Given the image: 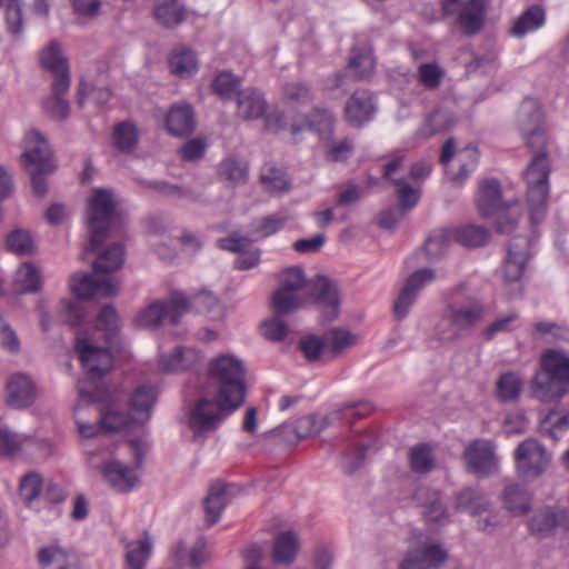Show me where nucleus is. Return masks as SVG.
<instances>
[{
  "label": "nucleus",
  "instance_id": "obj_41",
  "mask_svg": "<svg viewBox=\"0 0 569 569\" xmlns=\"http://www.w3.org/2000/svg\"><path fill=\"white\" fill-rule=\"evenodd\" d=\"M169 68L179 78H188L198 69L196 54L186 48L174 50L169 58Z\"/></svg>",
  "mask_w": 569,
  "mask_h": 569
},
{
  "label": "nucleus",
  "instance_id": "obj_46",
  "mask_svg": "<svg viewBox=\"0 0 569 569\" xmlns=\"http://www.w3.org/2000/svg\"><path fill=\"white\" fill-rule=\"evenodd\" d=\"M495 229L500 234L510 236L518 228L521 218V208L519 203H511L499 210L495 214Z\"/></svg>",
  "mask_w": 569,
  "mask_h": 569
},
{
  "label": "nucleus",
  "instance_id": "obj_22",
  "mask_svg": "<svg viewBox=\"0 0 569 569\" xmlns=\"http://www.w3.org/2000/svg\"><path fill=\"white\" fill-rule=\"evenodd\" d=\"M268 109V102L261 91L256 88H246L237 94V117L242 120H257L262 118Z\"/></svg>",
  "mask_w": 569,
  "mask_h": 569
},
{
  "label": "nucleus",
  "instance_id": "obj_12",
  "mask_svg": "<svg viewBox=\"0 0 569 569\" xmlns=\"http://www.w3.org/2000/svg\"><path fill=\"white\" fill-rule=\"evenodd\" d=\"M489 0H441L445 16H456V24L467 36L478 33L485 22Z\"/></svg>",
  "mask_w": 569,
  "mask_h": 569
},
{
  "label": "nucleus",
  "instance_id": "obj_16",
  "mask_svg": "<svg viewBox=\"0 0 569 569\" xmlns=\"http://www.w3.org/2000/svg\"><path fill=\"white\" fill-rule=\"evenodd\" d=\"M495 450L490 440L477 439L469 443L463 453L468 469L478 477L489 476L497 467Z\"/></svg>",
  "mask_w": 569,
  "mask_h": 569
},
{
  "label": "nucleus",
  "instance_id": "obj_17",
  "mask_svg": "<svg viewBox=\"0 0 569 569\" xmlns=\"http://www.w3.org/2000/svg\"><path fill=\"white\" fill-rule=\"evenodd\" d=\"M433 279L435 271L430 268L419 269L408 277L393 303V315L398 320L408 316L419 291Z\"/></svg>",
  "mask_w": 569,
  "mask_h": 569
},
{
  "label": "nucleus",
  "instance_id": "obj_60",
  "mask_svg": "<svg viewBox=\"0 0 569 569\" xmlns=\"http://www.w3.org/2000/svg\"><path fill=\"white\" fill-rule=\"evenodd\" d=\"M42 489V478L38 472H29L21 478L19 496L27 506L37 499Z\"/></svg>",
  "mask_w": 569,
  "mask_h": 569
},
{
  "label": "nucleus",
  "instance_id": "obj_63",
  "mask_svg": "<svg viewBox=\"0 0 569 569\" xmlns=\"http://www.w3.org/2000/svg\"><path fill=\"white\" fill-rule=\"evenodd\" d=\"M373 410V406L369 401L350 402L345 405L340 410L332 413V417L338 419H345L349 423L353 422L355 419H361L367 417Z\"/></svg>",
  "mask_w": 569,
  "mask_h": 569
},
{
  "label": "nucleus",
  "instance_id": "obj_27",
  "mask_svg": "<svg viewBox=\"0 0 569 569\" xmlns=\"http://www.w3.org/2000/svg\"><path fill=\"white\" fill-rule=\"evenodd\" d=\"M102 475L108 483L120 492L130 491L138 482L136 471L118 460L106 462Z\"/></svg>",
  "mask_w": 569,
  "mask_h": 569
},
{
  "label": "nucleus",
  "instance_id": "obj_47",
  "mask_svg": "<svg viewBox=\"0 0 569 569\" xmlns=\"http://www.w3.org/2000/svg\"><path fill=\"white\" fill-rule=\"evenodd\" d=\"M456 242L455 228L435 230L426 240V250L430 257H441Z\"/></svg>",
  "mask_w": 569,
  "mask_h": 569
},
{
  "label": "nucleus",
  "instance_id": "obj_1",
  "mask_svg": "<svg viewBox=\"0 0 569 569\" xmlns=\"http://www.w3.org/2000/svg\"><path fill=\"white\" fill-rule=\"evenodd\" d=\"M208 377L217 396L200 397L189 413L194 437H204L236 411L247 393L244 362L231 353H219L208 362Z\"/></svg>",
  "mask_w": 569,
  "mask_h": 569
},
{
  "label": "nucleus",
  "instance_id": "obj_26",
  "mask_svg": "<svg viewBox=\"0 0 569 569\" xmlns=\"http://www.w3.org/2000/svg\"><path fill=\"white\" fill-rule=\"evenodd\" d=\"M166 127L170 134L183 137L191 134L196 129L194 114L189 104H173L166 117Z\"/></svg>",
  "mask_w": 569,
  "mask_h": 569
},
{
  "label": "nucleus",
  "instance_id": "obj_23",
  "mask_svg": "<svg viewBox=\"0 0 569 569\" xmlns=\"http://www.w3.org/2000/svg\"><path fill=\"white\" fill-rule=\"evenodd\" d=\"M201 361L199 350L191 347H176L170 355H161L159 368L164 372L184 371L196 368Z\"/></svg>",
  "mask_w": 569,
  "mask_h": 569
},
{
  "label": "nucleus",
  "instance_id": "obj_2",
  "mask_svg": "<svg viewBox=\"0 0 569 569\" xmlns=\"http://www.w3.org/2000/svg\"><path fill=\"white\" fill-rule=\"evenodd\" d=\"M517 123L532 158L523 173L527 183V203L532 224L540 223L547 212L549 176L551 171L550 151L553 140L548 132L539 102L526 98L521 102Z\"/></svg>",
  "mask_w": 569,
  "mask_h": 569
},
{
  "label": "nucleus",
  "instance_id": "obj_62",
  "mask_svg": "<svg viewBox=\"0 0 569 569\" xmlns=\"http://www.w3.org/2000/svg\"><path fill=\"white\" fill-rule=\"evenodd\" d=\"M445 76L443 70L436 63H421L418 67V81L428 90L437 89Z\"/></svg>",
  "mask_w": 569,
  "mask_h": 569
},
{
  "label": "nucleus",
  "instance_id": "obj_25",
  "mask_svg": "<svg viewBox=\"0 0 569 569\" xmlns=\"http://www.w3.org/2000/svg\"><path fill=\"white\" fill-rule=\"evenodd\" d=\"M327 355L330 359L343 356L349 349L357 346L360 337L358 333L343 327H332L323 332Z\"/></svg>",
  "mask_w": 569,
  "mask_h": 569
},
{
  "label": "nucleus",
  "instance_id": "obj_32",
  "mask_svg": "<svg viewBox=\"0 0 569 569\" xmlns=\"http://www.w3.org/2000/svg\"><path fill=\"white\" fill-rule=\"evenodd\" d=\"M503 507L515 516H522L531 509V492L522 485L509 483L501 495Z\"/></svg>",
  "mask_w": 569,
  "mask_h": 569
},
{
  "label": "nucleus",
  "instance_id": "obj_28",
  "mask_svg": "<svg viewBox=\"0 0 569 569\" xmlns=\"http://www.w3.org/2000/svg\"><path fill=\"white\" fill-rule=\"evenodd\" d=\"M567 518L565 511H556L551 508L537 510L528 521L529 530L539 538L551 536L556 528L563 525Z\"/></svg>",
  "mask_w": 569,
  "mask_h": 569
},
{
  "label": "nucleus",
  "instance_id": "obj_21",
  "mask_svg": "<svg viewBox=\"0 0 569 569\" xmlns=\"http://www.w3.org/2000/svg\"><path fill=\"white\" fill-rule=\"evenodd\" d=\"M375 112L373 96L368 90L355 91L345 107L346 119L355 127H362L372 120Z\"/></svg>",
  "mask_w": 569,
  "mask_h": 569
},
{
  "label": "nucleus",
  "instance_id": "obj_44",
  "mask_svg": "<svg viewBox=\"0 0 569 569\" xmlns=\"http://www.w3.org/2000/svg\"><path fill=\"white\" fill-rule=\"evenodd\" d=\"M260 181L270 193L287 191L290 186L286 172L273 163L263 164L260 172Z\"/></svg>",
  "mask_w": 569,
  "mask_h": 569
},
{
  "label": "nucleus",
  "instance_id": "obj_33",
  "mask_svg": "<svg viewBox=\"0 0 569 569\" xmlns=\"http://www.w3.org/2000/svg\"><path fill=\"white\" fill-rule=\"evenodd\" d=\"M229 485L216 481L210 486L209 493L204 499L206 523L213 526L220 519V516L228 503Z\"/></svg>",
  "mask_w": 569,
  "mask_h": 569
},
{
  "label": "nucleus",
  "instance_id": "obj_56",
  "mask_svg": "<svg viewBox=\"0 0 569 569\" xmlns=\"http://www.w3.org/2000/svg\"><path fill=\"white\" fill-rule=\"evenodd\" d=\"M240 79L228 71L220 72L212 82L213 91L222 99L229 100L240 91Z\"/></svg>",
  "mask_w": 569,
  "mask_h": 569
},
{
  "label": "nucleus",
  "instance_id": "obj_49",
  "mask_svg": "<svg viewBox=\"0 0 569 569\" xmlns=\"http://www.w3.org/2000/svg\"><path fill=\"white\" fill-rule=\"evenodd\" d=\"M409 463L412 471L417 473L429 472L435 463L431 447L427 443L413 446L409 451Z\"/></svg>",
  "mask_w": 569,
  "mask_h": 569
},
{
  "label": "nucleus",
  "instance_id": "obj_52",
  "mask_svg": "<svg viewBox=\"0 0 569 569\" xmlns=\"http://www.w3.org/2000/svg\"><path fill=\"white\" fill-rule=\"evenodd\" d=\"M399 208L406 213L417 206L420 198V189L411 186L406 179L393 180Z\"/></svg>",
  "mask_w": 569,
  "mask_h": 569
},
{
  "label": "nucleus",
  "instance_id": "obj_51",
  "mask_svg": "<svg viewBox=\"0 0 569 569\" xmlns=\"http://www.w3.org/2000/svg\"><path fill=\"white\" fill-rule=\"evenodd\" d=\"M113 143L120 151H132L138 143L136 126L126 121L117 124L113 130Z\"/></svg>",
  "mask_w": 569,
  "mask_h": 569
},
{
  "label": "nucleus",
  "instance_id": "obj_38",
  "mask_svg": "<svg viewBox=\"0 0 569 569\" xmlns=\"http://www.w3.org/2000/svg\"><path fill=\"white\" fill-rule=\"evenodd\" d=\"M546 22V11L540 4H532L525 10L513 22L510 33L516 38H522L528 32L541 28Z\"/></svg>",
  "mask_w": 569,
  "mask_h": 569
},
{
  "label": "nucleus",
  "instance_id": "obj_29",
  "mask_svg": "<svg viewBox=\"0 0 569 569\" xmlns=\"http://www.w3.org/2000/svg\"><path fill=\"white\" fill-rule=\"evenodd\" d=\"M477 207L485 218L495 216L505 208L501 201V186L496 179H487L481 182L477 196Z\"/></svg>",
  "mask_w": 569,
  "mask_h": 569
},
{
  "label": "nucleus",
  "instance_id": "obj_58",
  "mask_svg": "<svg viewBox=\"0 0 569 569\" xmlns=\"http://www.w3.org/2000/svg\"><path fill=\"white\" fill-rule=\"evenodd\" d=\"M299 350L308 361H319L322 356L327 355L323 335L321 337L310 335L301 338L299 341Z\"/></svg>",
  "mask_w": 569,
  "mask_h": 569
},
{
  "label": "nucleus",
  "instance_id": "obj_20",
  "mask_svg": "<svg viewBox=\"0 0 569 569\" xmlns=\"http://www.w3.org/2000/svg\"><path fill=\"white\" fill-rule=\"evenodd\" d=\"M416 496L423 508L422 516L428 523L445 526L449 522L450 515L439 490L421 487Z\"/></svg>",
  "mask_w": 569,
  "mask_h": 569
},
{
  "label": "nucleus",
  "instance_id": "obj_39",
  "mask_svg": "<svg viewBox=\"0 0 569 569\" xmlns=\"http://www.w3.org/2000/svg\"><path fill=\"white\" fill-rule=\"evenodd\" d=\"M42 276L37 266L22 263L16 271L14 291L19 295L37 293L42 288Z\"/></svg>",
  "mask_w": 569,
  "mask_h": 569
},
{
  "label": "nucleus",
  "instance_id": "obj_61",
  "mask_svg": "<svg viewBox=\"0 0 569 569\" xmlns=\"http://www.w3.org/2000/svg\"><path fill=\"white\" fill-rule=\"evenodd\" d=\"M519 315L517 311H511L506 316L499 317L489 323L486 328H483L480 332V336L483 340L490 341L498 333L510 332L513 329V322L518 320Z\"/></svg>",
  "mask_w": 569,
  "mask_h": 569
},
{
  "label": "nucleus",
  "instance_id": "obj_53",
  "mask_svg": "<svg viewBox=\"0 0 569 569\" xmlns=\"http://www.w3.org/2000/svg\"><path fill=\"white\" fill-rule=\"evenodd\" d=\"M328 417L305 416L296 421V435L299 439L317 436L328 426Z\"/></svg>",
  "mask_w": 569,
  "mask_h": 569
},
{
  "label": "nucleus",
  "instance_id": "obj_7",
  "mask_svg": "<svg viewBox=\"0 0 569 569\" xmlns=\"http://www.w3.org/2000/svg\"><path fill=\"white\" fill-rule=\"evenodd\" d=\"M24 143V151L20 156L21 164L31 178L34 193L44 196L48 190L46 177L56 169L52 150L46 137L36 129L26 134Z\"/></svg>",
  "mask_w": 569,
  "mask_h": 569
},
{
  "label": "nucleus",
  "instance_id": "obj_11",
  "mask_svg": "<svg viewBox=\"0 0 569 569\" xmlns=\"http://www.w3.org/2000/svg\"><path fill=\"white\" fill-rule=\"evenodd\" d=\"M190 310V302L182 292H172L168 301H154L138 313L137 326L141 328H156L163 319L169 318L171 325L177 326L183 315Z\"/></svg>",
  "mask_w": 569,
  "mask_h": 569
},
{
  "label": "nucleus",
  "instance_id": "obj_24",
  "mask_svg": "<svg viewBox=\"0 0 569 569\" xmlns=\"http://www.w3.org/2000/svg\"><path fill=\"white\" fill-rule=\"evenodd\" d=\"M36 397L34 386L29 376L13 375L7 383V401L13 408L30 406Z\"/></svg>",
  "mask_w": 569,
  "mask_h": 569
},
{
  "label": "nucleus",
  "instance_id": "obj_5",
  "mask_svg": "<svg viewBox=\"0 0 569 569\" xmlns=\"http://www.w3.org/2000/svg\"><path fill=\"white\" fill-rule=\"evenodd\" d=\"M486 317V306L476 296L447 303L440 321L433 330L435 338L441 345L455 343L469 337Z\"/></svg>",
  "mask_w": 569,
  "mask_h": 569
},
{
  "label": "nucleus",
  "instance_id": "obj_18",
  "mask_svg": "<svg viewBox=\"0 0 569 569\" xmlns=\"http://www.w3.org/2000/svg\"><path fill=\"white\" fill-rule=\"evenodd\" d=\"M71 78L66 71L53 78L51 93L42 101V109L51 119L63 121L69 117L70 104L67 94Z\"/></svg>",
  "mask_w": 569,
  "mask_h": 569
},
{
  "label": "nucleus",
  "instance_id": "obj_31",
  "mask_svg": "<svg viewBox=\"0 0 569 569\" xmlns=\"http://www.w3.org/2000/svg\"><path fill=\"white\" fill-rule=\"evenodd\" d=\"M455 505L458 511L481 516L488 511L490 501L480 488L467 487L456 493Z\"/></svg>",
  "mask_w": 569,
  "mask_h": 569
},
{
  "label": "nucleus",
  "instance_id": "obj_6",
  "mask_svg": "<svg viewBox=\"0 0 569 569\" xmlns=\"http://www.w3.org/2000/svg\"><path fill=\"white\" fill-rule=\"evenodd\" d=\"M540 372L532 381V397L541 402H557L569 391V352L547 349L540 358Z\"/></svg>",
  "mask_w": 569,
  "mask_h": 569
},
{
  "label": "nucleus",
  "instance_id": "obj_59",
  "mask_svg": "<svg viewBox=\"0 0 569 569\" xmlns=\"http://www.w3.org/2000/svg\"><path fill=\"white\" fill-rule=\"evenodd\" d=\"M100 416L101 427L104 429V432H117L127 428L130 423H134L132 420V415L127 416L126 413L113 408L101 410Z\"/></svg>",
  "mask_w": 569,
  "mask_h": 569
},
{
  "label": "nucleus",
  "instance_id": "obj_43",
  "mask_svg": "<svg viewBox=\"0 0 569 569\" xmlns=\"http://www.w3.org/2000/svg\"><path fill=\"white\" fill-rule=\"evenodd\" d=\"M348 69L353 72L355 78L358 80H365L370 77L375 69L371 49L353 48L350 53Z\"/></svg>",
  "mask_w": 569,
  "mask_h": 569
},
{
  "label": "nucleus",
  "instance_id": "obj_34",
  "mask_svg": "<svg viewBox=\"0 0 569 569\" xmlns=\"http://www.w3.org/2000/svg\"><path fill=\"white\" fill-rule=\"evenodd\" d=\"M539 432L557 441L569 429V412L563 409L540 411Z\"/></svg>",
  "mask_w": 569,
  "mask_h": 569
},
{
  "label": "nucleus",
  "instance_id": "obj_10",
  "mask_svg": "<svg viewBox=\"0 0 569 569\" xmlns=\"http://www.w3.org/2000/svg\"><path fill=\"white\" fill-rule=\"evenodd\" d=\"M532 239L528 236H515L508 244L507 256L503 260L502 279L505 288L513 295L521 289L528 261L531 258Z\"/></svg>",
  "mask_w": 569,
  "mask_h": 569
},
{
  "label": "nucleus",
  "instance_id": "obj_54",
  "mask_svg": "<svg viewBox=\"0 0 569 569\" xmlns=\"http://www.w3.org/2000/svg\"><path fill=\"white\" fill-rule=\"evenodd\" d=\"M70 551L62 548L59 543L53 542L47 547L41 548L38 551V561L41 567H48L51 565L64 566L69 562Z\"/></svg>",
  "mask_w": 569,
  "mask_h": 569
},
{
  "label": "nucleus",
  "instance_id": "obj_50",
  "mask_svg": "<svg viewBox=\"0 0 569 569\" xmlns=\"http://www.w3.org/2000/svg\"><path fill=\"white\" fill-rule=\"evenodd\" d=\"M41 66L54 73V78L64 71L70 76L67 60L60 54L58 43L51 42L40 54Z\"/></svg>",
  "mask_w": 569,
  "mask_h": 569
},
{
  "label": "nucleus",
  "instance_id": "obj_55",
  "mask_svg": "<svg viewBox=\"0 0 569 569\" xmlns=\"http://www.w3.org/2000/svg\"><path fill=\"white\" fill-rule=\"evenodd\" d=\"M460 168L459 171L452 177L456 182L463 181L477 167L479 161L478 148L469 143L459 152Z\"/></svg>",
  "mask_w": 569,
  "mask_h": 569
},
{
  "label": "nucleus",
  "instance_id": "obj_4",
  "mask_svg": "<svg viewBox=\"0 0 569 569\" xmlns=\"http://www.w3.org/2000/svg\"><path fill=\"white\" fill-rule=\"evenodd\" d=\"M124 262V248L120 242L103 249L93 262V273L73 274L70 289L79 299H91L94 296L108 298L119 291V284L108 273L114 272Z\"/></svg>",
  "mask_w": 569,
  "mask_h": 569
},
{
  "label": "nucleus",
  "instance_id": "obj_37",
  "mask_svg": "<svg viewBox=\"0 0 569 569\" xmlns=\"http://www.w3.org/2000/svg\"><path fill=\"white\" fill-rule=\"evenodd\" d=\"M218 177L231 187L244 184L249 178L248 162L237 157H228L219 163Z\"/></svg>",
  "mask_w": 569,
  "mask_h": 569
},
{
  "label": "nucleus",
  "instance_id": "obj_14",
  "mask_svg": "<svg viewBox=\"0 0 569 569\" xmlns=\"http://www.w3.org/2000/svg\"><path fill=\"white\" fill-rule=\"evenodd\" d=\"M308 290L313 300L322 307L325 321H333L339 316L340 293L337 283L326 276H317L308 282Z\"/></svg>",
  "mask_w": 569,
  "mask_h": 569
},
{
  "label": "nucleus",
  "instance_id": "obj_36",
  "mask_svg": "<svg viewBox=\"0 0 569 569\" xmlns=\"http://www.w3.org/2000/svg\"><path fill=\"white\" fill-rule=\"evenodd\" d=\"M124 549V569H144L152 551L151 538L143 532L140 539L127 542Z\"/></svg>",
  "mask_w": 569,
  "mask_h": 569
},
{
  "label": "nucleus",
  "instance_id": "obj_8",
  "mask_svg": "<svg viewBox=\"0 0 569 569\" xmlns=\"http://www.w3.org/2000/svg\"><path fill=\"white\" fill-rule=\"evenodd\" d=\"M116 214L113 194L107 189H94L87 207V224L90 237L86 251L97 252L100 249L109 237Z\"/></svg>",
  "mask_w": 569,
  "mask_h": 569
},
{
  "label": "nucleus",
  "instance_id": "obj_15",
  "mask_svg": "<svg viewBox=\"0 0 569 569\" xmlns=\"http://www.w3.org/2000/svg\"><path fill=\"white\" fill-rule=\"evenodd\" d=\"M333 122V116L326 110L316 111L312 114L311 120L303 124H289L283 113L274 112L267 117L266 126L269 130L273 132L289 130L292 136H296L297 133L301 132L306 127H309L310 129H315L321 137H325L326 134H330L332 132Z\"/></svg>",
  "mask_w": 569,
  "mask_h": 569
},
{
  "label": "nucleus",
  "instance_id": "obj_13",
  "mask_svg": "<svg viewBox=\"0 0 569 569\" xmlns=\"http://www.w3.org/2000/svg\"><path fill=\"white\" fill-rule=\"evenodd\" d=\"M307 284L301 268L290 267L280 274V287L273 293L271 306L278 313H291L301 306L299 291Z\"/></svg>",
  "mask_w": 569,
  "mask_h": 569
},
{
  "label": "nucleus",
  "instance_id": "obj_9",
  "mask_svg": "<svg viewBox=\"0 0 569 569\" xmlns=\"http://www.w3.org/2000/svg\"><path fill=\"white\" fill-rule=\"evenodd\" d=\"M517 475L523 480L541 477L550 467L552 455L537 439L521 441L513 452Z\"/></svg>",
  "mask_w": 569,
  "mask_h": 569
},
{
  "label": "nucleus",
  "instance_id": "obj_42",
  "mask_svg": "<svg viewBox=\"0 0 569 569\" xmlns=\"http://www.w3.org/2000/svg\"><path fill=\"white\" fill-rule=\"evenodd\" d=\"M184 7L179 0H163L154 9V17L166 28H173L184 19Z\"/></svg>",
  "mask_w": 569,
  "mask_h": 569
},
{
  "label": "nucleus",
  "instance_id": "obj_48",
  "mask_svg": "<svg viewBox=\"0 0 569 569\" xmlns=\"http://www.w3.org/2000/svg\"><path fill=\"white\" fill-rule=\"evenodd\" d=\"M522 389L521 378L513 372L501 375L497 381V397L502 402L516 401Z\"/></svg>",
  "mask_w": 569,
  "mask_h": 569
},
{
  "label": "nucleus",
  "instance_id": "obj_57",
  "mask_svg": "<svg viewBox=\"0 0 569 569\" xmlns=\"http://www.w3.org/2000/svg\"><path fill=\"white\" fill-rule=\"evenodd\" d=\"M288 313H278L273 309V317L261 325L262 336L270 341H281L288 333L289 327L283 320Z\"/></svg>",
  "mask_w": 569,
  "mask_h": 569
},
{
  "label": "nucleus",
  "instance_id": "obj_35",
  "mask_svg": "<svg viewBox=\"0 0 569 569\" xmlns=\"http://www.w3.org/2000/svg\"><path fill=\"white\" fill-rule=\"evenodd\" d=\"M299 548V539L293 531L280 532L273 542V562L276 565L290 566L296 560Z\"/></svg>",
  "mask_w": 569,
  "mask_h": 569
},
{
  "label": "nucleus",
  "instance_id": "obj_3",
  "mask_svg": "<svg viewBox=\"0 0 569 569\" xmlns=\"http://www.w3.org/2000/svg\"><path fill=\"white\" fill-rule=\"evenodd\" d=\"M119 318L113 306H104L97 316V329L104 330L106 346L99 347L87 337L78 333L76 338V351L79 355L82 367L89 380L101 379L112 365L111 350L114 349V340L119 328Z\"/></svg>",
  "mask_w": 569,
  "mask_h": 569
},
{
  "label": "nucleus",
  "instance_id": "obj_30",
  "mask_svg": "<svg viewBox=\"0 0 569 569\" xmlns=\"http://www.w3.org/2000/svg\"><path fill=\"white\" fill-rule=\"evenodd\" d=\"M156 400L157 391L153 387L140 386L132 392L129 406L134 423H144L150 419Z\"/></svg>",
  "mask_w": 569,
  "mask_h": 569
},
{
  "label": "nucleus",
  "instance_id": "obj_45",
  "mask_svg": "<svg viewBox=\"0 0 569 569\" xmlns=\"http://www.w3.org/2000/svg\"><path fill=\"white\" fill-rule=\"evenodd\" d=\"M456 242L470 248L485 246L490 239L488 229L476 224H465L455 228Z\"/></svg>",
  "mask_w": 569,
  "mask_h": 569
},
{
  "label": "nucleus",
  "instance_id": "obj_40",
  "mask_svg": "<svg viewBox=\"0 0 569 569\" xmlns=\"http://www.w3.org/2000/svg\"><path fill=\"white\" fill-rule=\"evenodd\" d=\"M456 124L452 112L445 109H436L427 116L418 130L419 136L430 138L437 133L451 129Z\"/></svg>",
  "mask_w": 569,
  "mask_h": 569
},
{
  "label": "nucleus",
  "instance_id": "obj_64",
  "mask_svg": "<svg viewBox=\"0 0 569 569\" xmlns=\"http://www.w3.org/2000/svg\"><path fill=\"white\" fill-rule=\"evenodd\" d=\"M8 248L20 256L29 254L33 251V241L28 231L14 230L7 237Z\"/></svg>",
  "mask_w": 569,
  "mask_h": 569
},
{
  "label": "nucleus",
  "instance_id": "obj_19",
  "mask_svg": "<svg viewBox=\"0 0 569 569\" xmlns=\"http://www.w3.org/2000/svg\"><path fill=\"white\" fill-rule=\"evenodd\" d=\"M448 559V551L439 543H425L400 563L401 569H439Z\"/></svg>",
  "mask_w": 569,
  "mask_h": 569
}]
</instances>
